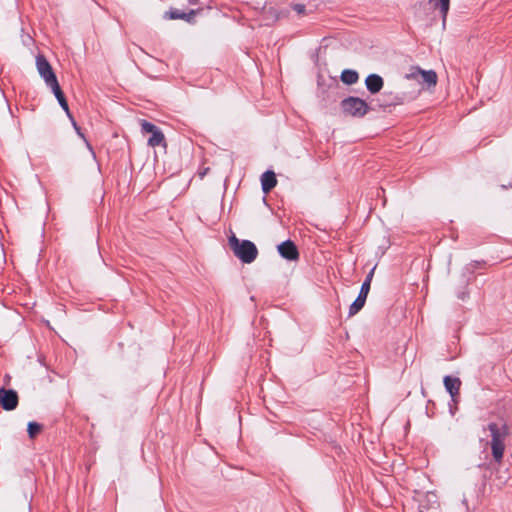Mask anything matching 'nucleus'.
Listing matches in <instances>:
<instances>
[{"instance_id":"4","label":"nucleus","mask_w":512,"mask_h":512,"mask_svg":"<svg viewBox=\"0 0 512 512\" xmlns=\"http://www.w3.org/2000/svg\"><path fill=\"white\" fill-rule=\"evenodd\" d=\"M141 130L145 134H151L148 139V145L151 147L162 146L166 148L165 136L161 129L146 120L141 121Z\"/></svg>"},{"instance_id":"11","label":"nucleus","mask_w":512,"mask_h":512,"mask_svg":"<svg viewBox=\"0 0 512 512\" xmlns=\"http://www.w3.org/2000/svg\"><path fill=\"white\" fill-rule=\"evenodd\" d=\"M470 282V277H466L465 275H461L455 280V293L456 297L461 300L465 301L469 297V292L467 290V287Z\"/></svg>"},{"instance_id":"24","label":"nucleus","mask_w":512,"mask_h":512,"mask_svg":"<svg viewBox=\"0 0 512 512\" xmlns=\"http://www.w3.org/2000/svg\"><path fill=\"white\" fill-rule=\"evenodd\" d=\"M303 9V6H299V8L297 9L299 12H301Z\"/></svg>"},{"instance_id":"20","label":"nucleus","mask_w":512,"mask_h":512,"mask_svg":"<svg viewBox=\"0 0 512 512\" xmlns=\"http://www.w3.org/2000/svg\"><path fill=\"white\" fill-rule=\"evenodd\" d=\"M71 122H72V125L73 127L75 128V130L77 131L78 135H80L82 138H84L83 134L80 132V127L77 125L76 121L74 120V118L72 117V119H70Z\"/></svg>"},{"instance_id":"10","label":"nucleus","mask_w":512,"mask_h":512,"mask_svg":"<svg viewBox=\"0 0 512 512\" xmlns=\"http://www.w3.org/2000/svg\"><path fill=\"white\" fill-rule=\"evenodd\" d=\"M461 384L462 383L459 378L450 377V400L453 403V405H450V415H454L458 410Z\"/></svg>"},{"instance_id":"9","label":"nucleus","mask_w":512,"mask_h":512,"mask_svg":"<svg viewBox=\"0 0 512 512\" xmlns=\"http://www.w3.org/2000/svg\"><path fill=\"white\" fill-rule=\"evenodd\" d=\"M370 291V287L368 283H362L360 292L358 297L354 300V302L349 307V316H354L357 314L365 305L367 295Z\"/></svg>"},{"instance_id":"2","label":"nucleus","mask_w":512,"mask_h":512,"mask_svg":"<svg viewBox=\"0 0 512 512\" xmlns=\"http://www.w3.org/2000/svg\"><path fill=\"white\" fill-rule=\"evenodd\" d=\"M229 245L234 255L243 263H252L257 258V247L249 240L240 241L235 235H232L229 238Z\"/></svg>"},{"instance_id":"16","label":"nucleus","mask_w":512,"mask_h":512,"mask_svg":"<svg viewBox=\"0 0 512 512\" xmlns=\"http://www.w3.org/2000/svg\"><path fill=\"white\" fill-rule=\"evenodd\" d=\"M340 79L344 84L352 85L357 83L359 75L355 70L346 69L342 71Z\"/></svg>"},{"instance_id":"18","label":"nucleus","mask_w":512,"mask_h":512,"mask_svg":"<svg viewBox=\"0 0 512 512\" xmlns=\"http://www.w3.org/2000/svg\"><path fill=\"white\" fill-rule=\"evenodd\" d=\"M42 425L37 422H29L27 426V432L31 439H34L41 431Z\"/></svg>"},{"instance_id":"3","label":"nucleus","mask_w":512,"mask_h":512,"mask_svg":"<svg viewBox=\"0 0 512 512\" xmlns=\"http://www.w3.org/2000/svg\"><path fill=\"white\" fill-rule=\"evenodd\" d=\"M341 108L345 114L358 118L365 116L370 109L366 101L352 96L341 101Z\"/></svg>"},{"instance_id":"6","label":"nucleus","mask_w":512,"mask_h":512,"mask_svg":"<svg viewBox=\"0 0 512 512\" xmlns=\"http://www.w3.org/2000/svg\"><path fill=\"white\" fill-rule=\"evenodd\" d=\"M407 79H414L420 84H427L428 86L435 85L437 82V75L434 71H424L418 67H413L411 72L406 75Z\"/></svg>"},{"instance_id":"12","label":"nucleus","mask_w":512,"mask_h":512,"mask_svg":"<svg viewBox=\"0 0 512 512\" xmlns=\"http://www.w3.org/2000/svg\"><path fill=\"white\" fill-rule=\"evenodd\" d=\"M197 11L190 9L188 12L180 11L179 9H170L168 12L165 13V18L171 19V20H185L187 22H192Z\"/></svg>"},{"instance_id":"22","label":"nucleus","mask_w":512,"mask_h":512,"mask_svg":"<svg viewBox=\"0 0 512 512\" xmlns=\"http://www.w3.org/2000/svg\"><path fill=\"white\" fill-rule=\"evenodd\" d=\"M443 384H444V387L446 388V390L448 391V375H445L443 377Z\"/></svg>"},{"instance_id":"21","label":"nucleus","mask_w":512,"mask_h":512,"mask_svg":"<svg viewBox=\"0 0 512 512\" xmlns=\"http://www.w3.org/2000/svg\"><path fill=\"white\" fill-rule=\"evenodd\" d=\"M373 273H374V268L369 272V274L367 275V277L363 283H368L370 285L372 277H373Z\"/></svg>"},{"instance_id":"13","label":"nucleus","mask_w":512,"mask_h":512,"mask_svg":"<svg viewBox=\"0 0 512 512\" xmlns=\"http://www.w3.org/2000/svg\"><path fill=\"white\" fill-rule=\"evenodd\" d=\"M365 85L371 94H376L383 88L384 81L380 75L370 74L365 79Z\"/></svg>"},{"instance_id":"17","label":"nucleus","mask_w":512,"mask_h":512,"mask_svg":"<svg viewBox=\"0 0 512 512\" xmlns=\"http://www.w3.org/2000/svg\"><path fill=\"white\" fill-rule=\"evenodd\" d=\"M52 92L54 93L56 99L58 100L60 106L65 104L67 102L64 93L59 85V83H55L52 86H50Z\"/></svg>"},{"instance_id":"5","label":"nucleus","mask_w":512,"mask_h":512,"mask_svg":"<svg viewBox=\"0 0 512 512\" xmlns=\"http://www.w3.org/2000/svg\"><path fill=\"white\" fill-rule=\"evenodd\" d=\"M36 67H37L38 73L44 79V81L48 87H50L53 84L58 82L57 77H56L50 63L47 61V59L44 55L39 54L36 56Z\"/></svg>"},{"instance_id":"7","label":"nucleus","mask_w":512,"mask_h":512,"mask_svg":"<svg viewBox=\"0 0 512 512\" xmlns=\"http://www.w3.org/2000/svg\"><path fill=\"white\" fill-rule=\"evenodd\" d=\"M19 397L15 390L0 388V406L6 411H12L18 406Z\"/></svg>"},{"instance_id":"23","label":"nucleus","mask_w":512,"mask_h":512,"mask_svg":"<svg viewBox=\"0 0 512 512\" xmlns=\"http://www.w3.org/2000/svg\"><path fill=\"white\" fill-rule=\"evenodd\" d=\"M188 3L191 5H196L198 3V0H188Z\"/></svg>"},{"instance_id":"1","label":"nucleus","mask_w":512,"mask_h":512,"mask_svg":"<svg viewBox=\"0 0 512 512\" xmlns=\"http://www.w3.org/2000/svg\"><path fill=\"white\" fill-rule=\"evenodd\" d=\"M487 429L491 434V450L494 460L500 463L505 451V439L509 435V428L505 422L488 424Z\"/></svg>"},{"instance_id":"14","label":"nucleus","mask_w":512,"mask_h":512,"mask_svg":"<svg viewBox=\"0 0 512 512\" xmlns=\"http://www.w3.org/2000/svg\"><path fill=\"white\" fill-rule=\"evenodd\" d=\"M277 184L276 175L273 171H266L261 176V185L264 193H269Z\"/></svg>"},{"instance_id":"19","label":"nucleus","mask_w":512,"mask_h":512,"mask_svg":"<svg viewBox=\"0 0 512 512\" xmlns=\"http://www.w3.org/2000/svg\"><path fill=\"white\" fill-rule=\"evenodd\" d=\"M62 109L66 112L67 116L69 117V119H72V114L70 113V110H69V106H68V103L66 102L65 104L61 105Z\"/></svg>"},{"instance_id":"15","label":"nucleus","mask_w":512,"mask_h":512,"mask_svg":"<svg viewBox=\"0 0 512 512\" xmlns=\"http://www.w3.org/2000/svg\"><path fill=\"white\" fill-rule=\"evenodd\" d=\"M429 5L432 9L439 10L443 18V27H445L448 13V0H429Z\"/></svg>"},{"instance_id":"8","label":"nucleus","mask_w":512,"mask_h":512,"mask_svg":"<svg viewBox=\"0 0 512 512\" xmlns=\"http://www.w3.org/2000/svg\"><path fill=\"white\" fill-rule=\"evenodd\" d=\"M278 253L288 261H297L299 259V251L295 243L286 240L277 246Z\"/></svg>"}]
</instances>
